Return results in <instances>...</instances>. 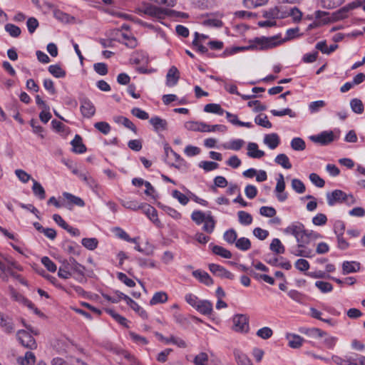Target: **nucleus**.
Returning <instances> with one entry per match:
<instances>
[{
    "instance_id": "nucleus-1",
    "label": "nucleus",
    "mask_w": 365,
    "mask_h": 365,
    "mask_svg": "<svg viewBox=\"0 0 365 365\" xmlns=\"http://www.w3.org/2000/svg\"><path fill=\"white\" fill-rule=\"evenodd\" d=\"M279 36H273L271 37H256L250 41V44L247 46L235 47L233 48L235 52L245 50H268L277 47L280 45L282 41H278Z\"/></svg>"
},
{
    "instance_id": "nucleus-2",
    "label": "nucleus",
    "mask_w": 365,
    "mask_h": 365,
    "mask_svg": "<svg viewBox=\"0 0 365 365\" xmlns=\"http://www.w3.org/2000/svg\"><path fill=\"white\" fill-rule=\"evenodd\" d=\"M136 12L160 21L168 16H171L172 13H174V10L160 8L150 3L143 2L136 8Z\"/></svg>"
},
{
    "instance_id": "nucleus-3",
    "label": "nucleus",
    "mask_w": 365,
    "mask_h": 365,
    "mask_svg": "<svg viewBox=\"0 0 365 365\" xmlns=\"http://www.w3.org/2000/svg\"><path fill=\"white\" fill-rule=\"evenodd\" d=\"M361 5V2L360 1H355L351 3L346 4L339 10L333 12L331 16L328 19L327 21H324L326 22H335L338 21L343 20L346 19L349 16V12L353 9L359 7Z\"/></svg>"
},
{
    "instance_id": "nucleus-4",
    "label": "nucleus",
    "mask_w": 365,
    "mask_h": 365,
    "mask_svg": "<svg viewBox=\"0 0 365 365\" xmlns=\"http://www.w3.org/2000/svg\"><path fill=\"white\" fill-rule=\"evenodd\" d=\"M61 264L65 266L71 276H74L77 279L81 280L84 277L85 267L76 262V260L70 257L68 259H65L61 262Z\"/></svg>"
},
{
    "instance_id": "nucleus-5",
    "label": "nucleus",
    "mask_w": 365,
    "mask_h": 365,
    "mask_svg": "<svg viewBox=\"0 0 365 365\" xmlns=\"http://www.w3.org/2000/svg\"><path fill=\"white\" fill-rule=\"evenodd\" d=\"M327 202L330 206H333L335 204L341 203L343 202H347L350 203H353L354 202L353 195H346L341 190H335L331 192H327Z\"/></svg>"
},
{
    "instance_id": "nucleus-6",
    "label": "nucleus",
    "mask_w": 365,
    "mask_h": 365,
    "mask_svg": "<svg viewBox=\"0 0 365 365\" xmlns=\"http://www.w3.org/2000/svg\"><path fill=\"white\" fill-rule=\"evenodd\" d=\"M284 232L287 235H293L297 242H304V240H307V237L309 235L306 232L304 226L301 223H294L288 226L284 229Z\"/></svg>"
},
{
    "instance_id": "nucleus-7",
    "label": "nucleus",
    "mask_w": 365,
    "mask_h": 365,
    "mask_svg": "<svg viewBox=\"0 0 365 365\" xmlns=\"http://www.w3.org/2000/svg\"><path fill=\"white\" fill-rule=\"evenodd\" d=\"M311 243L310 237H307V240H304V242L300 241L297 242V247L292 252L293 255L297 257H312L314 256L313 247H310Z\"/></svg>"
},
{
    "instance_id": "nucleus-8",
    "label": "nucleus",
    "mask_w": 365,
    "mask_h": 365,
    "mask_svg": "<svg viewBox=\"0 0 365 365\" xmlns=\"http://www.w3.org/2000/svg\"><path fill=\"white\" fill-rule=\"evenodd\" d=\"M17 339L21 344L26 349H35L37 348L36 340L31 334L25 330H19L16 334Z\"/></svg>"
},
{
    "instance_id": "nucleus-9",
    "label": "nucleus",
    "mask_w": 365,
    "mask_h": 365,
    "mask_svg": "<svg viewBox=\"0 0 365 365\" xmlns=\"http://www.w3.org/2000/svg\"><path fill=\"white\" fill-rule=\"evenodd\" d=\"M116 294L119 298H123V300L126 302V304L130 306V307L136 312L142 319H146L148 317L146 311L142 308L138 303L133 301L130 297L128 295L123 294L120 291H117Z\"/></svg>"
},
{
    "instance_id": "nucleus-10",
    "label": "nucleus",
    "mask_w": 365,
    "mask_h": 365,
    "mask_svg": "<svg viewBox=\"0 0 365 365\" xmlns=\"http://www.w3.org/2000/svg\"><path fill=\"white\" fill-rule=\"evenodd\" d=\"M233 329L238 332H247L249 330V317L245 314H236L232 319Z\"/></svg>"
},
{
    "instance_id": "nucleus-11",
    "label": "nucleus",
    "mask_w": 365,
    "mask_h": 365,
    "mask_svg": "<svg viewBox=\"0 0 365 365\" xmlns=\"http://www.w3.org/2000/svg\"><path fill=\"white\" fill-rule=\"evenodd\" d=\"M310 140L314 143L324 145L333 142L334 135L332 131H323L318 135L311 136Z\"/></svg>"
},
{
    "instance_id": "nucleus-12",
    "label": "nucleus",
    "mask_w": 365,
    "mask_h": 365,
    "mask_svg": "<svg viewBox=\"0 0 365 365\" xmlns=\"http://www.w3.org/2000/svg\"><path fill=\"white\" fill-rule=\"evenodd\" d=\"M210 271L215 275L223 278H227L230 279H234V275L228 270H227L223 267L216 264H210L209 265Z\"/></svg>"
},
{
    "instance_id": "nucleus-13",
    "label": "nucleus",
    "mask_w": 365,
    "mask_h": 365,
    "mask_svg": "<svg viewBox=\"0 0 365 365\" xmlns=\"http://www.w3.org/2000/svg\"><path fill=\"white\" fill-rule=\"evenodd\" d=\"M81 111L84 117L90 118L94 115L96 113V108L90 100L83 98L81 101Z\"/></svg>"
},
{
    "instance_id": "nucleus-14",
    "label": "nucleus",
    "mask_w": 365,
    "mask_h": 365,
    "mask_svg": "<svg viewBox=\"0 0 365 365\" xmlns=\"http://www.w3.org/2000/svg\"><path fill=\"white\" fill-rule=\"evenodd\" d=\"M0 327L6 334H11L14 331V325L12 319L1 312H0Z\"/></svg>"
},
{
    "instance_id": "nucleus-15",
    "label": "nucleus",
    "mask_w": 365,
    "mask_h": 365,
    "mask_svg": "<svg viewBox=\"0 0 365 365\" xmlns=\"http://www.w3.org/2000/svg\"><path fill=\"white\" fill-rule=\"evenodd\" d=\"M180 78V72L178 69L173 66H171L166 75V85L169 87L175 86Z\"/></svg>"
},
{
    "instance_id": "nucleus-16",
    "label": "nucleus",
    "mask_w": 365,
    "mask_h": 365,
    "mask_svg": "<svg viewBox=\"0 0 365 365\" xmlns=\"http://www.w3.org/2000/svg\"><path fill=\"white\" fill-rule=\"evenodd\" d=\"M284 189L285 182L284 180V176L282 174H279V178H277L275 191L277 192V197L278 200L280 202H283L287 198V193H283Z\"/></svg>"
},
{
    "instance_id": "nucleus-17",
    "label": "nucleus",
    "mask_w": 365,
    "mask_h": 365,
    "mask_svg": "<svg viewBox=\"0 0 365 365\" xmlns=\"http://www.w3.org/2000/svg\"><path fill=\"white\" fill-rule=\"evenodd\" d=\"M185 128L188 130L205 133L208 130V124L204 122L188 121L185 123Z\"/></svg>"
},
{
    "instance_id": "nucleus-18",
    "label": "nucleus",
    "mask_w": 365,
    "mask_h": 365,
    "mask_svg": "<svg viewBox=\"0 0 365 365\" xmlns=\"http://www.w3.org/2000/svg\"><path fill=\"white\" fill-rule=\"evenodd\" d=\"M141 207L143 212L153 223L156 225L160 223V220L158 217V212L153 206L143 203Z\"/></svg>"
},
{
    "instance_id": "nucleus-19",
    "label": "nucleus",
    "mask_w": 365,
    "mask_h": 365,
    "mask_svg": "<svg viewBox=\"0 0 365 365\" xmlns=\"http://www.w3.org/2000/svg\"><path fill=\"white\" fill-rule=\"evenodd\" d=\"M194 277L197 279L201 283L205 284L207 286H210L213 284V280L208 274L207 272L200 269L195 270L192 272Z\"/></svg>"
},
{
    "instance_id": "nucleus-20",
    "label": "nucleus",
    "mask_w": 365,
    "mask_h": 365,
    "mask_svg": "<svg viewBox=\"0 0 365 365\" xmlns=\"http://www.w3.org/2000/svg\"><path fill=\"white\" fill-rule=\"evenodd\" d=\"M5 259L0 255V278L4 281H7L9 276L12 274V271L9 263H5Z\"/></svg>"
},
{
    "instance_id": "nucleus-21",
    "label": "nucleus",
    "mask_w": 365,
    "mask_h": 365,
    "mask_svg": "<svg viewBox=\"0 0 365 365\" xmlns=\"http://www.w3.org/2000/svg\"><path fill=\"white\" fill-rule=\"evenodd\" d=\"M280 143V139L277 133H271L265 135L264 138V143L270 149H275Z\"/></svg>"
},
{
    "instance_id": "nucleus-22",
    "label": "nucleus",
    "mask_w": 365,
    "mask_h": 365,
    "mask_svg": "<svg viewBox=\"0 0 365 365\" xmlns=\"http://www.w3.org/2000/svg\"><path fill=\"white\" fill-rule=\"evenodd\" d=\"M263 150L258 149V145L255 143H249L247 145V155L252 158H261L264 155Z\"/></svg>"
},
{
    "instance_id": "nucleus-23",
    "label": "nucleus",
    "mask_w": 365,
    "mask_h": 365,
    "mask_svg": "<svg viewBox=\"0 0 365 365\" xmlns=\"http://www.w3.org/2000/svg\"><path fill=\"white\" fill-rule=\"evenodd\" d=\"M196 309L204 315H210L212 312V304L207 300H200Z\"/></svg>"
},
{
    "instance_id": "nucleus-24",
    "label": "nucleus",
    "mask_w": 365,
    "mask_h": 365,
    "mask_svg": "<svg viewBox=\"0 0 365 365\" xmlns=\"http://www.w3.org/2000/svg\"><path fill=\"white\" fill-rule=\"evenodd\" d=\"M359 269L360 264L356 262L345 261L342 264V273L344 274L356 272Z\"/></svg>"
},
{
    "instance_id": "nucleus-25",
    "label": "nucleus",
    "mask_w": 365,
    "mask_h": 365,
    "mask_svg": "<svg viewBox=\"0 0 365 365\" xmlns=\"http://www.w3.org/2000/svg\"><path fill=\"white\" fill-rule=\"evenodd\" d=\"M318 4L327 9H332L341 5L345 0H317Z\"/></svg>"
},
{
    "instance_id": "nucleus-26",
    "label": "nucleus",
    "mask_w": 365,
    "mask_h": 365,
    "mask_svg": "<svg viewBox=\"0 0 365 365\" xmlns=\"http://www.w3.org/2000/svg\"><path fill=\"white\" fill-rule=\"evenodd\" d=\"M73 145V151L76 153H83L86 151V148L83 143L82 138L80 135H76L74 139L71 141Z\"/></svg>"
},
{
    "instance_id": "nucleus-27",
    "label": "nucleus",
    "mask_w": 365,
    "mask_h": 365,
    "mask_svg": "<svg viewBox=\"0 0 365 365\" xmlns=\"http://www.w3.org/2000/svg\"><path fill=\"white\" fill-rule=\"evenodd\" d=\"M286 338L289 341V346L293 349H298L302 346L304 339L299 335L289 334Z\"/></svg>"
},
{
    "instance_id": "nucleus-28",
    "label": "nucleus",
    "mask_w": 365,
    "mask_h": 365,
    "mask_svg": "<svg viewBox=\"0 0 365 365\" xmlns=\"http://www.w3.org/2000/svg\"><path fill=\"white\" fill-rule=\"evenodd\" d=\"M150 123L154 127L155 131L165 130L167 129V121L159 117L156 116L151 118L150 120Z\"/></svg>"
},
{
    "instance_id": "nucleus-29",
    "label": "nucleus",
    "mask_w": 365,
    "mask_h": 365,
    "mask_svg": "<svg viewBox=\"0 0 365 365\" xmlns=\"http://www.w3.org/2000/svg\"><path fill=\"white\" fill-rule=\"evenodd\" d=\"M36 357L31 351H26L24 356H19L17 361L20 365H33Z\"/></svg>"
},
{
    "instance_id": "nucleus-30",
    "label": "nucleus",
    "mask_w": 365,
    "mask_h": 365,
    "mask_svg": "<svg viewBox=\"0 0 365 365\" xmlns=\"http://www.w3.org/2000/svg\"><path fill=\"white\" fill-rule=\"evenodd\" d=\"M33 182L32 190L36 197L40 200H43L46 197V192L42 185L34 179H31Z\"/></svg>"
},
{
    "instance_id": "nucleus-31",
    "label": "nucleus",
    "mask_w": 365,
    "mask_h": 365,
    "mask_svg": "<svg viewBox=\"0 0 365 365\" xmlns=\"http://www.w3.org/2000/svg\"><path fill=\"white\" fill-rule=\"evenodd\" d=\"M203 222L204 225L202 227V230L207 233H212L215 227V221L210 212L207 213V217Z\"/></svg>"
},
{
    "instance_id": "nucleus-32",
    "label": "nucleus",
    "mask_w": 365,
    "mask_h": 365,
    "mask_svg": "<svg viewBox=\"0 0 365 365\" xmlns=\"http://www.w3.org/2000/svg\"><path fill=\"white\" fill-rule=\"evenodd\" d=\"M114 120L115 123L123 125L125 127L130 129L132 131L136 133L137 128L135 125L128 118L123 116H117L114 118Z\"/></svg>"
},
{
    "instance_id": "nucleus-33",
    "label": "nucleus",
    "mask_w": 365,
    "mask_h": 365,
    "mask_svg": "<svg viewBox=\"0 0 365 365\" xmlns=\"http://www.w3.org/2000/svg\"><path fill=\"white\" fill-rule=\"evenodd\" d=\"M350 107L352 111L357 114H361L364 110V104L359 98L351 99L350 101Z\"/></svg>"
},
{
    "instance_id": "nucleus-34",
    "label": "nucleus",
    "mask_w": 365,
    "mask_h": 365,
    "mask_svg": "<svg viewBox=\"0 0 365 365\" xmlns=\"http://www.w3.org/2000/svg\"><path fill=\"white\" fill-rule=\"evenodd\" d=\"M212 250L214 254L219 255L223 258L230 259L232 257V253L228 250L221 246L214 245Z\"/></svg>"
},
{
    "instance_id": "nucleus-35",
    "label": "nucleus",
    "mask_w": 365,
    "mask_h": 365,
    "mask_svg": "<svg viewBox=\"0 0 365 365\" xmlns=\"http://www.w3.org/2000/svg\"><path fill=\"white\" fill-rule=\"evenodd\" d=\"M204 111L206 113H216L220 115H223L225 113L224 110L221 108L219 104L209 103L205 105L204 107Z\"/></svg>"
},
{
    "instance_id": "nucleus-36",
    "label": "nucleus",
    "mask_w": 365,
    "mask_h": 365,
    "mask_svg": "<svg viewBox=\"0 0 365 365\" xmlns=\"http://www.w3.org/2000/svg\"><path fill=\"white\" fill-rule=\"evenodd\" d=\"M269 248L272 252L277 254H283L285 251L284 247L282 244L281 241L277 238L272 240L269 245Z\"/></svg>"
},
{
    "instance_id": "nucleus-37",
    "label": "nucleus",
    "mask_w": 365,
    "mask_h": 365,
    "mask_svg": "<svg viewBox=\"0 0 365 365\" xmlns=\"http://www.w3.org/2000/svg\"><path fill=\"white\" fill-rule=\"evenodd\" d=\"M168 295L165 292H158L155 293L153 298L150 301V305H154L158 303H164L168 300Z\"/></svg>"
},
{
    "instance_id": "nucleus-38",
    "label": "nucleus",
    "mask_w": 365,
    "mask_h": 365,
    "mask_svg": "<svg viewBox=\"0 0 365 365\" xmlns=\"http://www.w3.org/2000/svg\"><path fill=\"white\" fill-rule=\"evenodd\" d=\"M235 243L236 247L242 251H247L251 247L250 240L246 237H240Z\"/></svg>"
},
{
    "instance_id": "nucleus-39",
    "label": "nucleus",
    "mask_w": 365,
    "mask_h": 365,
    "mask_svg": "<svg viewBox=\"0 0 365 365\" xmlns=\"http://www.w3.org/2000/svg\"><path fill=\"white\" fill-rule=\"evenodd\" d=\"M275 162L285 169H290L292 168L289 158L285 154H279L277 155Z\"/></svg>"
},
{
    "instance_id": "nucleus-40",
    "label": "nucleus",
    "mask_w": 365,
    "mask_h": 365,
    "mask_svg": "<svg viewBox=\"0 0 365 365\" xmlns=\"http://www.w3.org/2000/svg\"><path fill=\"white\" fill-rule=\"evenodd\" d=\"M63 195L73 205H77L78 207H83L85 205L84 201L77 196H75L68 192H64Z\"/></svg>"
},
{
    "instance_id": "nucleus-41",
    "label": "nucleus",
    "mask_w": 365,
    "mask_h": 365,
    "mask_svg": "<svg viewBox=\"0 0 365 365\" xmlns=\"http://www.w3.org/2000/svg\"><path fill=\"white\" fill-rule=\"evenodd\" d=\"M48 71L56 78H63L66 76V71L58 64L51 65Z\"/></svg>"
},
{
    "instance_id": "nucleus-42",
    "label": "nucleus",
    "mask_w": 365,
    "mask_h": 365,
    "mask_svg": "<svg viewBox=\"0 0 365 365\" xmlns=\"http://www.w3.org/2000/svg\"><path fill=\"white\" fill-rule=\"evenodd\" d=\"M237 215L239 218V222L242 225H250L252 222V215L245 211H239L237 212Z\"/></svg>"
},
{
    "instance_id": "nucleus-43",
    "label": "nucleus",
    "mask_w": 365,
    "mask_h": 365,
    "mask_svg": "<svg viewBox=\"0 0 365 365\" xmlns=\"http://www.w3.org/2000/svg\"><path fill=\"white\" fill-rule=\"evenodd\" d=\"M81 243L86 249L93 250L98 247V241L94 237L83 238L82 239Z\"/></svg>"
},
{
    "instance_id": "nucleus-44",
    "label": "nucleus",
    "mask_w": 365,
    "mask_h": 365,
    "mask_svg": "<svg viewBox=\"0 0 365 365\" xmlns=\"http://www.w3.org/2000/svg\"><path fill=\"white\" fill-rule=\"evenodd\" d=\"M245 142L243 140L237 139L232 140L229 144H223L222 147L225 149L239 150L242 148Z\"/></svg>"
},
{
    "instance_id": "nucleus-45",
    "label": "nucleus",
    "mask_w": 365,
    "mask_h": 365,
    "mask_svg": "<svg viewBox=\"0 0 365 365\" xmlns=\"http://www.w3.org/2000/svg\"><path fill=\"white\" fill-rule=\"evenodd\" d=\"M158 205L170 217L175 220H179L181 218L182 215L181 214L175 210L174 208H172L167 205H161L160 203H158Z\"/></svg>"
},
{
    "instance_id": "nucleus-46",
    "label": "nucleus",
    "mask_w": 365,
    "mask_h": 365,
    "mask_svg": "<svg viewBox=\"0 0 365 365\" xmlns=\"http://www.w3.org/2000/svg\"><path fill=\"white\" fill-rule=\"evenodd\" d=\"M122 205L127 208L132 210H141V207H143V203H138L136 200H123L121 202Z\"/></svg>"
},
{
    "instance_id": "nucleus-47",
    "label": "nucleus",
    "mask_w": 365,
    "mask_h": 365,
    "mask_svg": "<svg viewBox=\"0 0 365 365\" xmlns=\"http://www.w3.org/2000/svg\"><path fill=\"white\" fill-rule=\"evenodd\" d=\"M268 0H243L245 6L247 9L256 8L267 4Z\"/></svg>"
},
{
    "instance_id": "nucleus-48",
    "label": "nucleus",
    "mask_w": 365,
    "mask_h": 365,
    "mask_svg": "<svg viewBox=\"0 0 365 365\" xmlns=\"http://www.w3.org/2000/svg\"><path fill=\"white\" fill-rule=\"evenodd\" d=\"M255 123L264 128H270L272 127V123L269 121L267 116L266 115H259L255 119Z\"/></svg>"
},
{
    "instance_id": "nucleus-49",
    "label": "nucleus",
    "mask_w": 365,
    "mask_h": 365,
    "mask_svg": "<svg viewBox=\"0 0 365 365\" xmlns=\"http://www.w3.org/2000/svg\"><path fill=\"white\" fill-rule=\"evenodd\" d=\"M223 237L229 244H233L237 240V234L234 229H230L224 233Z\"/></svg>"
},
{
    "instance_id": "nucleus-50",
    "label": "nucleus",
    "mask_w": 365,
    "mask_h": 365,
    "mask_svg": "<svg viewBox=\"0 0 365 365\" xmlns=\"http://www.w3.org/2000/svg\"><path fill=\"white\" fill-rule=\"evenodd\" d=\"M305 146V142L301 138H294L291 141V147L294 150H304Z\"/></svg>"
},
{
    "instance_id": "nucleus-51",
    "label": "nucleus",
    "mask_w": 365,
    "mask_h": 365,
    "mask_svg": "<svg viewBox=\"0 0 365 365\" xmlns=\"http://www.w3.org/2000/svg\"><path fill=\"white\" fill-rule=\"evenodd\" d=\"M207 214H205L201 211H194L192 213V220L197 225L202 223L207 218Z\"/></svg>"
},
{
    "instance_id": "nucleus-52",
    "label": "nucleus",
    "mask_w": 365,
    "mask_h": 365,
    "mask_svg": "<svg viewBox=\"0 0 365 365\" xmlns=\"http://www.w3.org/2000/svg\"><path fill=\"white\" fill-rule=\"evenodd\" d=\"M172 196L177 199L178 202L182 205H186L189 202V198L185 194L177 190H173Z\"/></svg>"
},
{
    "instance_id": "nucleus-53",
    "label": "nucleus",
    "mask_w": 365,
    "mask_h": 365,
    "mask_svg": "<svg viewBox=\"0 0 365 365\" xmlns=\"http://www.w3.org/2000/svg\"><path fill=\"white\" fill-rule=\"evenodd\" d=\"M272 335H273L272 329L267 327L261 328L257 331V336L263 339H269Z\"/></svg>"
},
{
    "instance_id": "nucleus-54",
    "label": "nucleus",
    "mask_w": 365,
    "mask_h": 365,
    "mask_svg": "<svg viewBox=\"0 0 365 365\" xmlns=\"http://www.w3.org/2000/svg\"><path fill=\"white\" fill-rule=\"evenodd\" d=\"M5 30L12 36L18 37L21 34V29L19 26L12 24H7L5 25Z\"/></svg>"
},
{
    "instance_id": "nucleus-55",
    "label": "nucleus",
    "mask_w": 365,
    "mask_h": 365,
    "mask_svg": "<svg viewBox=\"0 0 365 365\" xmlns=\"http://www.w3.org/2000/svg\"><path fill=\"white\" fill-rule=\"evenodd\" d=\"M94 127L104 135L108 134L111 129L110 125L104 121L96 123Z\"/></svg>"
},
{
    "instance_id": "nucleus-56",
    "label": "nucleus",
    "mask_w": 365,
    "mask_h": 365,
    "mask_svg": "<svg viewBox=\"0 0 365 365\" xmlns=\"http://www.w3.org/2000/svg\"><path fill=\"white\" fill-rule=\"evenodd\" d=\"M292 187L294 190L297 193H303L304 192L306 187L304 184L299 179H293L292 180Z\"/></svg>"
},
{
    "instance_id": "nucleus-57",
    "label": "nucleus",
    "mask_w": 365,
    "mask_h": 365,
    "mask_svg": "<svg viewBox=\"0 0 365 365\" xmlns=\"http://www.w3.org/2000/svg\"><path fill=\"white\" fill-rule=\"evenodd\" d=\"M247 106L250 108L253 107L255 112L263 111L267 109V106L257 100L249 101Z\"/></svg>"
},
{
    "instance_id": "nucleus-58",
    "label": "nucleus",
    "mask_w": 365,
    "mask_h": 365,
    "mask_svg": "<svg viewBox=\"0 0 365 365\" xmlns=\"http://www.w3.org/2000/svg\"><path fill=\"white\" fill-rule=\"evenodd\" d=\"M315 286L324 293L329 292L333 289L331 284L327 282L317 281L315 282Z\"/></svg>"
},
{
    "instance_id": "nucleus-59",
    "label": "nucleus",
    "mask_w": 365,
    "mask_h": 365,
    "mask_svg": "<svg viewBox=\"0 0 365 365\" xmlns=\"http://www.w3.org/2000/svg\"><path fill=\"white\" fill-rule=\"evenodd\" d=\"M41 263L49 272H54L57 269L56 265L48 257H43L41 258Z\"/></svg>"
},
{
    "instance_id": "nucleus-60",
    "label": "nucleus",
    "mask_w": 365,
    "mask_h": 365,
    "mask_svg": "<svg viewBox=\"0 0 365 365\" xmlns=\"http://www.w3.org/2000/svg\"><path fill=\"white\" fill-rule=\"evenodd\" d=\"M309 178L311 182L318 187H323L325 185V181L316 173H311Z\"/></svg>"
},
{
    "instance_id": "nucleus-61",
    "label": "nucleus",
    "mask_w": 365,
    "mask_h": 365,
    "mask_svg": "<svg viewBox=\"0 0 365 365\" xmlns=\"http://www.w3.org/2000/svg\"><path fill=\"white\" fill-rule=\"evenodd\" d=\"M326 106V103L324 101H313L310 103L309 105V109L311 113H317L318 112L321 108L324 107Z\"/></svg>"
},
{
    "instance_id": "nucleus-62",
    "label": "nucleus",
    "mask_w": 365,
    "mask_h": 365,
    "mask_svg": "<svg viewBox=\"0 0 365 365\" xmlns=\"http://www.w3.org/2000/svg\"><path fill=\"white\" fill-rule=\"evenodd\" d=\"M279 10L277 7H274L268 11L263 12V17L268 19H275L279 18Z\"/></svg>"
},
{
    "instance_id": "nucleus-63",
    "label": "nucleus",
    "mask_w": 365,
    "mask_h": 365,
    "mask_svg": "<svg viewBox=\"0 0 365 365\" xmlns=\"http://www.w3.org/2000/svg\"><path fill=\"white\" fill-rule=\"evenodd\" d=\"M208 356L205 352H201L196 355L194 359L195 365H207Z\"/></svg>"
},
{
    "instance_id": "nucleus-64",
    "label": "nucleus",
    "mask_w": 365,
    "mask_h": 365,
    "mask_svg": "<svg viewBox=\"0 0 365 365\" xmlns=\"http://www.w3.org/2000/svg\"><path fill=\"white\" fill-rule=\"evenodd\" d=\"M259 213L264 217H272L277 212L272 207L263 206L259 209Z\"/></svg>"
}]
</instances>
